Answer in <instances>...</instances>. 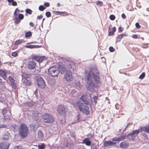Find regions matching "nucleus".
I'll return each mask as SVG.
<instances>
[{
	"instance_id": "a18cd8bd",
	"label": "nucleus",
	"mask_w": 149,
	"mask_h": 149,
	"mask_svg": "<svg viewBox=\"0 0 149 149\" xmlns=\"http://www.w3.org/2000/svg\"><path fill=\"white\" fill-rule=\"evenodd\" d=\"M12 56H17V53L16 52H14L12 53Z\"/></svg>"
},
{
	"instance_id": "72a5a7b5",
	"label": "nucleus",
	"mask_w": 149,
	"mask_h": 149,
	"mask_svg": "<svg viewBox=\"0 0 149 149\" xmlns=\"http://www.w3.org/2000/svg\"><path fill=\"white\" fill-rule=\"evenodd\" d=\"M96 5L100 6H101L102 5L103 2L100 0H98L96 2Z\"/></svg>"
},
{
	"instance_id": "6e6d98bb",
	"label": "nucleus",
	"mask_w": 149,
	"mask_h": 149,
	"mask_svg": "<svg viewBox=\"0 0 149 149\" xmlns=\"http://www.w3.org/2000/svg\"><path fill=\"white\" fill-rule=\"evenodd\" d=\"M123 28H122L121 27H120L118 28V31H119L121 32L123 31Z\"/></svg>"
},
{
	"instance_id": "f3484780",
	"label": "nucleus",
	"mask_w": 149,
	"mask_h": 149,
	"mask_svg": "<svg viewBox=\"0 0 149 149\" xmlns=\"http://www.w3.org/2000/svg\"><path fill=\"white\" fill-rule=\"evenodd\" d=\"M9 80L11 83V85L14 88H16V85L15 83V81L14 79L11 77H9Z\"/></svg>"
},
{
	"instance_id": "052dcab7",
	"label": "nucleus",
	"mask_w": 149,
	"mask_h": 149,
	"mask_svg": "<svg viewBox=\"0 0 149 149\" xmlns=\"http://www.w3.org/2000/svg\"><path fill=\"white\" fill-rule=\"evenodd\" d=\"M91 149H97L96 147L95 146H91Z\"/></svg>"
},
{
	"instance_id": "473e14b6",
	"label": "nucleus",
	"mask_w": 149,
	"mask_h": 149,
	"mask_svg": "<svg viewBox=\"0 0 149 149\" xmlns=\"http://www.w3.org/2000/svg\"><path fill=\"white\" fill-rule=\"evenodd\" d=\"M45 15L47 17L49 18L51 16V12L49 11H47L45 13Z\"/></svg>"
},
{
	"instance_id": "603ef678",
	"label": "nucleus",
	"mask_w": 149,
	"mask_h": 149,
	"mask_svg": "<svg viewBox=\"0 0 149 149\" xmlns=\"http://www.w3.org/2000/svg\"><path fill=\"white\" fill-rule=\"evenodd\" d=\"M7 127V126L5 125H0V128H6Z\"/></svg>"
},
{
	"instance_id": "39448f33",
	"label": "nucleus",
	"mask_w": 149,
	"mask_h": 149,
	"mask_svg": "<svg viewBox=\"0 0 149 149\" xmlns=\"http://www.w3.org/2000/svg\"><path fill=\"white\" fill-rule=\"evenodd\" d=\"M49 74L53 77H57L58 74V68L56 66H53L48 69Z\"/></svg>"
},
{
	"instance_id": "b1692460",
	"label": "nucleus",
	"mask_w": 149,
	"mask_h": 149,
	"mask_svg": "<svg viewBox=\"0 0 149 149\" xmlns=\"http://www.w3.org/2000/svg\"><path fill=\"white\" fill-rule=\"evenodd\" d=\"M39 115L40 114H38L37 112L35 113H33V118L35 120H36L37 119H38L39 117Z\"/></svg>"
},
{
	"instance_id": "8fccbe9b",
	"label": "nucleus",
	"mask_w": 149,
	"mask_h": 149,
	"mask_svg": "<svg viewBox=\"0 0 149 149\" xmlns=\"http://www.w3.org/2000/svg\"><path fill=\"white\" fill-rule=\"evenodd\" d=\"M121 17L122 19H125L126 18V16L124 13H123L121 15Z\"/></svg>"
},
{
	"instance_id": "423d86ee",
	"label": "nucleus",
	"mask_w": 149,
	"mask_h": 149,
	"mask_svg": "<svg viewBox=\"0 0 149 149\" xmlns=\"http://www.w3.org/2000/svg\"><path fill=\"white\" fill-rule=\"evenodd\" d=\"M143 130L139 129L138 130H136L133 131L128 136V138L130 140H134L136 136L138 134L139 132H141Z\"/></svg>"
},
{
	"instance_id": "0eeeda50",
	"label": "nucleus",
	"mask_w": 149,
	"mask_h": 149,
	"mask_svg": "<svg viewBox=\"0 0 149 149\" xmlns=\"http://www.w3.org/2000/svg\"><path fill=\"white\" fill-rule=\"evenodd\" d=\"M37 84L40 88H44L45 87V84L43 79L40 77H37Z\"/></svg>"
},
{
	"instance_id": "79ce46f5",
	"label": "nucleus",
	"mask_w": 149,
	"mask_h": 149,
	"mask_svg": "<svg viewBox=\"0 0 149 149\" xmlns=\"http://www.w3.org/2000/svg\"><path fill=\"white\" fill-rule=\"evenodd\" d=\"M22 77L23 78H26V77H29V75L28 74H26L25 73H24L22 74Z\"/></svg>"
},
{
	"instance_id": "ea45409f",
	"label": "nucleus",
	"mask_w": 149,
	"mask_h": 149,
	"mask_svg": "<svg viewBox=\"0 0 149 149\" xmlns=\"http://www.w3.org/2000/svg\"><path fill=\"white\" fill-rule=\"evenodd\" d=\"M145 73L143 72L142 74L140 75L139 78L140 79H143L145 77Z\"/></svg>"
},
{
	"instance_id": "2eb2a0df",
	"label": "nucleus",
	"mask_w": 149,
	"mask_h": 149,
	"mask_svg": "<svg viewBox=\"0 0 149 149\" xmlns=\"http://www.w3.org/2000/svg\"><path fill=\"white\" fill-rule=\"evenodd\" d=\"M65 68L62 66L59 65L58 68V72H60L61 74H63L64 73L65 71Z\"/></svg>"
},
{
	"instance_id": "13d9d810",
	"label": "nucleus",
	"mask_w": 149,
	"mask_h": 149,
	"mask_svg": "<svg viewBox=\"0 0 149 149\" xmlns=\"http://www.w3.org/2000/svg\"><path fill=\"white\" fill-rule=\"evenodd\" d=\"M114 32L113 31H109V34L111 36L113 34Z\"/></svg>"
},
{
	"instance_id": "3c124183",
	"label": "nucleus",
	"mask_w": 149,
	"mask_h": 149,
	"mask_svg": "<svg viewBox=\"0 0 149 149\" xmlns=\"http://www.w3.org/2000/svg\"><path fill=\"white\" fill-rule=\"evenodd\" d=\"M135 26H136V27L138 29L140 28V26L139 25V24L137 22L135 24Z\"/></svg>"
},
{
	"instance_id": "c03bdc74",
	"label": "nucleus",
	"mask_w": 149,
	"mask_h": 149,
	"mask_svg": "<svg viewBox=\"0 0 149 149\" xmlns=\"http://www.w3.org/2000/svg\"><path fill=\"white\" fill-rule=\"evenodd\" d=\"M126 136L124 135L121 136L120 137H119V139H120V141L123 140L125 139L126 138Z\"/></svg>"
},
{
	"instance_id": "4468645a",
	"label": "nucleus",
	"mask_w": 149,
	"mask_h": 149,
	"mask_svg": "<svg viewBox=\"0 0 149 149\" xmlns=\"http://www.w3.org/2000/svg\"><path fill=\"white\" fill-rule=\"evenodd\" d=\"M31 84L30 81L25 79L22 83V85L24 87L28 86Z\"/></svg>"
},
{
	"instance_id": "58836bf2",
	"label": "nucleus",
	"mask_w": 149,
	"mask_h": 149,
	"mask_svg": "<svg viewBox=\"0 0 149 149\" xmlns=\"http://www.w3.org/2000/svg\"><path fill=\"white\" fill-rule=\"evenodd\" d=\"M11 5L13 6H16L17 5V3L15 1H13L11 3Z\"/></svg>"
},
{
	"instance_id": "7ed1b4c3",
	"label": "nucleus",
	"mask_w": 149,
	"mask_h": 149,
	"mask_svg": "<svg viewBox=\"0 0 149 149\" xmlns=\"http://www.w3.org/2000/svg\"><path fill=\"white\" fill-rule=\"evenodd\" d=\"M42 119L45 123L50 124L53 123L55 120L53 116L48 113H46L42 115Z\"/></svg>"
},
{
	"instance_id": "c9c22d12",
	"label": "nucleus",
	"mask_w": 149,
	"mask_h": 149,
	"mask_svg": "<svg viewBox=\"0 0 149 149\" xmlns=\"http://www.w3.org/2000/svg\"><path fill=\"white\" fill-rule=\"evenodd\" d=\"M18 13H18L15 11L14 13L13 18H15L16 17H17L19 15V14H18Z\"/></svg>"
},
{
	"instance_id": "412c9836",
	"label": "nucleus",
	"mask_w": 149,
	"mask_h": 149,
	"mask_svg": "<svg viewBox=\"0 0 149 149\" xmlns=\"http://www.w3.org/2000/svg\"><path fill=\"white\" fill-rule=\"evenodd\" d=\"M38 137L39 139H42L43 138V134L40 130H38Z\"/></svg>"
},
{
	"instance_id": "e433bc0d",
	"label": "nucleus",
	"mask_w": 149,
	"mask_h": 149,
	"mask_svg": "<svg viewBox=\"0 0 149 149\" xmlns=\"http://www.w3.org/2000/svg\"><path fill=\"white\" fill-rule=\"evenodd\" d=\"M59 11H52V13L53 14L57 15H59Z\"/></svg>"
},
{
	"instance_id": "aec40b11",
	"label": "nucleus",
	"mask_w": 149,
	"mask_h": 149,
	"mask_svg": "<svg viewBox=\"0 0 149 149\" xmlns=\"http://www.w3.org/2000/svg\"><path fill=\"white\" fill-rule=\"evenodd\" d=\"M74 63L72 61H68V64L67 65V68H71L74 66Z\"/></svg>"
},
{
	"instance_id": "393cba45",
	"label": "nucleus",
	"mask_w": 149,
	"mask_h": 149,
	"mask_svg": "<svg viewBox=\"0 0 149 149\" xmlns=\"http://www.w3.org/2000/svg\"><path fill=\"white\" fill-rule=\"evenodd\" d=\"M140 130H143L142 131H145L146 132L149 134V126L146 127H142Z\"/></svg>"
},
{
	"instance_id": "2f4dec72",
	"label": "nucleus",
	"mask_w": 149,
	"mask_h": 149,
	"mask_svg": "<svg viewBox=\"0 0 149 149\" xmlns=\"http://www.w3.org/2000/svg\"><path fill=\"white\" fill-rule=\"evenodd\" d=\"M123 37V35L120 34L118 36L117 38V39L116 40V41H120V40Z\"/></svg>"
},
{
	"instance_id": "a878e982",
	"label": "nucleus",
	"mask_w": 149,
	"mask_h": 149,
	"mask_svg": "<svg viewBox=\"0 0 149 149\" xmlns=\"http://www.w3.org/2000/svg\"><path fill=\"white\" fill-rule=\"evenodd\" d=\"M19 14L18 16L17 17H16L14 19H24V15L23 14L18 13Z\"/></svg>"
},
{
	"instance_id": "9b49d317",
	"label": "nucleus",
	"mask_w": 149,
	"mask_h": 149,
	"mask_svg": "<svg viewBox=\"0 0 149 149\" xmlns=\"http://www.w3.org/2000/svg\"><path fill=\"white\" fill-rule=\"evenodd\" d=\"M45 58V56H35L32 57V59H34L38 62H41Z\"/></svg>"
},
{
	"instance_id": "ddd939ff",
	"label": "nucleus",
	"mask_w": 149,
	"mask_h": 149,
	"mask_svg": "<svg viewBox=\"0 0 149 149\" xmlns=\"http://www.w3.org/2000/svg\"><path fill=\"white\" fill-rule=\"evenodd\" d=\"M116 144V142H114L112 141H105L104 143V146L105 147L113 146L115 145Z\"/></svg>"
},
{
	"instance_id": "cd10ccee",
	"label": "nucleus",
	"mask_w": 149,
	"mask_h": 149,
	"mask_svg": "<svg viewBox=\"0 0 149 149\" xmlns=\"http://www.w3.org/2000/svg\"><path fill=\"white\" fill-rule=\"evenodd\" d=\"M33 11L30 8H27L25 10V12L31 15L32 14Z\"/></svg>"
},
{
	"instance_id": "7c9ffc66",
	"label": "nucleus",
	"mask_w": 149,
	"mask_h": 149,
	"mask_svg": "<svg viewBox=\"0 0 149 149\" xmlns=\"http://www.w3.org/2000/svg\"><path fill=\"white\" fill-rule=\"evenodd\" d=\"M38 149H45V146L44 144H42L41 145H38Z\"/></svg>"
},
{
	"instance_id": "a211bd4d",
	"label": "nucleus",
	"mask_w": 149,
	"mask_h": 149,
	"mask_svg": "<svg viewBox=\"0 0 149 149\" xmlns=\"http://www.w3.org/2000/svg\"><path fill=\"white\" fill-rule=\"evenodd\" d=\"M0 75L1 77H3L4 79H6V73L5 71L0 70Z\"/></svg>"
},
{
	"instance_id": "69168bd1",
	"label": "nucleus",
	"mask_w": 149,
	"mask_h": 149,
	"mask_svg": "<svg viewBox=\"0 0 149 149\" xmlns=\"http://www.w3.org/2000/svg\"><path fill=\"white\" fill-rule=\"evenodd\" d=\"M112 31L113 32H114L115 31H116V28L115 27H113V28H112Z\"/></svg>"
},
{
	"instance_id": "c756f323",
	"label": "nucleus",
	"mask_w": 149,
	"mask_h": 149,
	"mask_svg": "<svg viewBox=\"0 0 149 149\" xmlns=\"http://www.w3.org/2000/svg\"><path fill=\"white\" fill-rule=\"evenodd\" d=\"M43 5L46 8L47 7H49L50 6V4L48 2H44Z\"/></svg>"
},
{
	"instance_id": "5701e85b",
	"label": "nucleus",
	"mask_w": 149,
	"mask_h": 149,
	"mask_svg": "<svg viewBox=\"0 0 149 149\" xmlns=\"http://www.w3.org/2000/svg\"><path fill=\"white\" fill-rule=\"evenodd\" d=\"M26 48H29L31 49H32L33 48H37L38 47V45H27L25 46Z\"/></svg>"
},
{
	"instance_id": "37998d69",
	"label": "nucleus",
	"mask_w": 149,
	"mask_h": 149,
	"mask_svg": "<svg viewBox=\"0 0 149 149\" xmlns=\"http://www.w3.org/2000/svg\"><path fill=\"white\" fill-rule=\"evenodd\" d=\"M115 16L113 14H111L109 16V19H115Z\"/></svg>"
},
{
	"instance_id": "4be33fe9",
	"label": "nucleus",
	"mask_w": 149,
	"mask_h": 149,
	"mask_svg": "<svg viewBox=\"0 0 149 149\" xmlns=\"http://www.w3.org/2000/svg\"><path fill=\"white\" fill-rule=\"evenodd\" d=\"M59 15L61 16H65L68 15V13L65 11H60L59 12Z\"/></svg>"
},
{
	"instance_id": "bf43d9fd",
	"label": "nucleus",
	"mask_w": 149,
	"mask_h": 149,
	"mask_svg": "<svg viewBox=\"0 0 149 149\" xmlns=\"http://www.w3.org/2000/svg\"><path fill=\"white\" fill-rule=\"evenodd\" d=\"M77 119L78 120V121L79 122L80 121L79 118H80V115L78 114V115L77 116Z\"/></svg>"
},
{
	"instance_id": "6ab92c4d",
	"label": "nucleus",
	"mask_w": 149,
	"mask_h": 149,
	"mask_svg": "<svg viewBox=\"0 0 149 149\" xmlns=\"http://www.w3.org/2000/svg\"><path fill=\"white\" fill-rule=\"evenodd\" d=\"M128 144L127 143L125 142H121L120 144V148H126L127 147Z\"/></svg>"
},
{
	"instance_id": "9d476101",
	"label": "nucleus",
	"mask_w": 149,
	"mask_h": 149,
	"mask_svg": "<svg viewBox=\"0 0 149 149\" xmlns=\"http://www.w3.org/2000/svg\"><path fill=\"white\" fill-rule=\"evenodd\" d=\"M36 63L33 61H29L27 62V66L29 69H34L36 67Z\"/></svg>"
},
{
	"instance_id": "dca6fc26",
	"label": "nucleus",
	"mask_w": 149,
	"mask_h": 149,
	"mask_svg": "<svg viewBox=\"0 0 149 149\" xmlns=\"http://www.w3.org/2000/svg\"><path fill=\"white\" fill-rule=\"evenodd\" d=\"M83 143H85L87 146H90L91 144V142L89 140V139L87 138H85L83 141Z\"/></svg>"
},
{
	"instance_id": "20e7f679",
	"label": "nucleus",
	"mask_w": 149,
	"mask_h": 149,
	"mask_svg": "<svg viewBox=\"0 0 149 149\" xmlns=\"http://www.w3.org/2000/svg\"><path fill=\"white\" fill-rule=\"evenodd\" d=\"M29 132L28 128L25 124H22L21 125L19 129V132L22 137H24L27 136Z\"/></svg>"
},
{
	"instance_id": "4c0bfd02",
	"label": "nucleus",
	"mask_w": 149,
	"mask_h": 149,
	"mask_svg": "<svg viewBox=\"0 0 149 149\" xmlns=\"http://www.w3.org/2000/svg\"><path fill=\"white\" fill-rule=\"evenodd\" d=\"M112 140L114 141H120L119 137H116L112 139Z\"/></svg>"
},
{
	"instance_id": "f704fd0d",
	"label": "nucleus",
	"mask_w": 149,
	"mask_h": 149,
	"mask_svg": "<svg viewBox=\"0 0 149 149\" xmlns=\"http://www.w3.org/2000/svg\"><path fill=\"white\" fill-rule=\"evenodd\" d=\"M31 33L30 31L26 32L25 34V36L27 37H29L31 36Z\"/></svg>"
},
{
	"instance_id": "774afa93",
	"label": "nucleus",
	"mask_w": 149,
	"mask_h": 149,
	"mask_svg": "<svg viewBox=\"0 0 149 149\" xmlns=\"http://www.w3.org/2000/svg\"><path fill=\"white\" fill-rule=\"evenodd\" d=\"M19 147H20V146H17L16 147H15L14 148V149H19Z\"/></svg>"
},
{
	"instance_id": "e2e57ef3",
	"label": "nucleus",
	"mask_w": 149,
	"mask_h": 149,
	"mask_svg": "<svg viewBox=\"0 0 149 149\" xmlns=\"http://www.w3.org/2000/svg\"><path fill=\"white\" fill-rule=\"evenodd\" d=\"M29 25L31 27H33L34 26V24L33 23L31 22L29 23Z\"/></svg>"
},
{
	"instance_id": "09e8293b",
	"label": "nucleus",
	"mask_w": 149,
	"mask_h": 149,
	"mask_svg": "<svg viewBox=\"0 0 149 149\" xmlns=\"http://www.w3.org/2000/svg\"><path fill=\"white\" fill-rule=\"evenodd\" d=\"M21 19H15V22L16 24H17L19 23L20 22Z\"/></svg>"
},
{
	"instance_id": "338daca9",
	"label": "nucleus",
	"mask_w": 149,
	"mask_h": 149,
	"mask_svg": "<svg viewBox=\"0 0 149 149\" xmlns=\"http://www.w3.org/2000/svg\"><path fill=\"white\" fill-rule=\"evenodd\" d=\"M72 93H76L77 92V90L75 89L72 90Z\"/></svg>"
},
{
	"instance_id": "680f3d73",
	"label": "nucleus",
	"mask_w": 149,
	"mask_h": 149,
	"mask_svg": "<svg viewBox=\"0 0 149 149\" xmlns=\"http://www.w3.org/2000/svg\"><path fill=\"white\" fill-rule=\"evenodd\" d=\"M9 3H11L13 1H14V0H6Z\"/></svg>"
},
{
	"instance_id": "c85d7f7f",
	"label": "nucleus",
	"mask_w": 149,
	"mask_h": 149,
	"mask_svg": "<svg viewBox=\"0 0 149 149\" xmlns=\"http://www.w3.org/2000/svg\"><path fill=\"white\" fill-rule=\"evenodd\" d=\"M23 41V40H22L19 39L18 40H17L15 41V45H19L21 43H22Z\"/></svg>"
},
{
	"instance_id": "bb28decb",
	"label": "nucleus",
	"mask_w": 149,
	"mask_h": 149,
	"mask_svg": "<svg viewBox=\"0 0 149 149\" xmlns=\"http://www.w3.org/2000/svg\"><path fill=\"white\" fill-rule=\"evenodd\" d=\"M45 9L44 5H40L38 7L39 10L41 11H43Z\"/></svg>"
},
{
	"instance_id": "4d7b16f0",
	"label": "nucleus",
	"mask_w": 149,
	"mask_h": 149,
	"mask_svg": "<svg viewBox=\"0 0 149 149\" xmlns=\"http://www.w3.org/2000/svg\"><path fill=\"white\" fill-rule=\"evenodd\" d=\"M132 37L133 38L136 39L137 38V36L135 34H133L132 35Z\"/></svg>"
},
{
	"instance_id": "de8ad7c7",
	"label": "nucleus",
	"mask_w": 149,
	"mask_h": 149,
	"mask_svg": "<svg viewBox=\"0 0 149 149\" xmlns=\"http://www.w3.org/2000/svg\"><path fill=\"white\" fill-rule=\"evenodd\" d=\"M109 49V51L111 52H113L114 51V49L112 47H110Z\"/></svg>"
},
{
	"instance_id": "864d4df0",
	"label": "nucleus",
	"mask_w": 149,
	"mask_h": 149,
	"mask_svg": "<svg viewBox=\"0 0 149 149\" xmlns=\"http://www.w3.org/2000/svg\"><path fill=\"white\" fill-rule=\"evenodd\" d=\"M43 16L42 15H38L37 17V19H42L43 18Z\"/></svg>"
},
{
	"instance_id": "5fc2aeb1",
	"label": "nucleus",
	"mask_w": 149,
	"mask_h": 149,
	"mask_svg": "<svg viewBox=\"0 0 149 149\" xmlns=\"http://www.w3.org/2000/svg\"><path fill=\"white\" fill-rule=\"evenodd\" d=\"M75 85L76 86H79L80 87V83L79 82H78L75 84Z\"/></svg>"
},
{
	"instance_id": "1a4fd4ad",
	"label": "nucleus",
	"mask_w": 149,
	"mask_h": 149,
	"mask_svg": "<svg viewBox=\"0 0 149 149\" xmlns=\"http://www.w3.org/2000/svg\"><path fill=\"white\" fill-rule=\"evenodd\" d=\"M57 111L58 114L63 115L64 114L65 112V108L63 106L60 105L58 107Z\"/></svg>"
},
{
	"instance_id": "a19ab883",
	"label": "nucleus",
	"mask_w": 149,
	"mask_h": 149,
	"mask_svg": "<svg viewBox=\"0 0 149 149\" xmlns=\"http://www.w3.org/2000/svg\"><path fill=\"white\" fill-rule=\"evenodd\" d=\"M142 135L144 137V139L147 140L148 139V138L147 137V134L146 133H142Z\"/></svg>"
},
{
	"instance_id": "f03ea898",
	"label": "nucleus",
	"mask_w": 149,
	"mask_h": 149,
	"mask_svg": "<svg viewBox=\"0 0 149 149\" xmlns=\"http://www.w3.org/2000/svg\"><path fill=\"white\" fill-rule=\"evenodd\" d=\"M80 98L84 103H82L79 101L77 102V105L80 111L87 115L89 113V107L87 104L88 102L86 101V97L85 95H83Z\"/></svg>"
},
{
	"instance_id": "0e129e2a",
	"label": "nucleus",
	"mask_w": 149,
	"mask_h": 149,
	"mask_svg": "<svg viewBox=\"0 0 149 149\" xmlns=\"http://www.w3.org/2000/svg\"><path fill=\"white\" fill-rule=\"evenodd\" d=\"M15 11L18 13L19 12H20V10L18 8H16Z\"/></svg>"
},
{
	"instance_id": "49530a36",
	"label": "nucleus",
	"mask_w": 149,
	"mask_h": 149,
	"mask_svg": "<svg viewBox=\"0 0 149 149\" xmlns=\"http://www.w3.org/2000/svg\"><path fill=\"white\" fill-rule=\"evenodd\" d=\"M93 98L94 100L95 103H97V100L98 99V97H97V96H95L93 97Z\"/></svg>"
},
{
	"instance_id": "6e6552de",
	"label": "nucleus",
	"mask_w": 149,
	"mask_h": 149,
	"mask_svg": "<svg viewBox=\"0 0 149 149\" xmlns=\"http://www.w3.org/2000/svg\"><path fill=\"white\" fill-rule=\"evenodd\" d=\"M64 78L68 81H71L72 80V73L70 70L66 71L64 75Z\"/></svg>"
},
{
	"instance_id": "f257e3e1",
	"label": "nucleus",
	"mask_w": 149,
	"mask_h": 149,
	"mask_svg": "<svg viewBox=\"0 0 149 149\" xmlns=\"http://www.w3.org/2000/svg\"><path fill=\"white\" fill-rule=\"evenodd\" d=\"M97 69L96 68H92L90 71L86 72L85 74V80L89 85L88 89L93 91L95 85L93 82L92 76L96 83L100 82L99 76Z\"/></svg>"
},
{
	"instance_id": "f8f14e48",
	"label": "nucleus",
	"mask_w": 149,
	"mask_h": 149,
	"mask_svg": "<svg viewBox=\"0 0 149 149\" xmlns=\"http://www.w3.org/2000/svg\"><path fill=\"white\" fill-rule=\"evenodd\" d=\"M9 146V144L8 143L3 142L1 143L0 145V149H8Z\"/></svg>"
}]
</instances>
